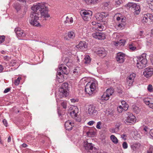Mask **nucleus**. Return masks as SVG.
I'll use <instances>...</instances> for the list:
<instances>
[{"label":"nucleus","mask_w":153,"mask_h":153,"mask_svg":"<svg viewBox=\"0 0 153 153\" xmlns=\"http://www.w3.org/2000/svg\"><path fill=\"white\" fill-rule=\"evenodd\" d=\"M113 37L115 39H118L119 38V36L118 35V34L117 33H114L113 35Z\"/></svg>","instance_id":"51"},{"label":"nucleus","mask_w":153,"mask_h":153,"mask_svg":"<svg viewBox=\"0 0 153 153\" xmlns=\"http://www.w3.org/2000/svg\"><path fill=\"white\" fill-rule=\"evenodd\" d=\"M150 59L151 62L152 63V65H153V55H151L150 56Z\"/></svg>","instance_id":"62"},{"label":"nucleus","mask_w":153,"mask_h":153,"mask_svg":"<svg viewBox=\"0 0 153 153\" xmlns=\"http://www.w3.org/2000/svg\"><path fill=\"white\" fill-rule=\"evenodd\" d=\"M15 31L18 37L22 38L25 36V33L24 31L19 28H16Z\"/></svg>","instance_id":"18"},{"label":"nucleus","mask_w":153,"mask_h":153,"mask_svg":"<svg viewBox=\"0 0 153 153\" xmlns=\"http://www.w3.org/2000/svg\"><path fill=\"white\" fill-rule=\"evenodd\" d=\"M73 22V19L72 17H70L69 18L68 16H67L66 17V20L65 21V23H72Z\"/></svg>","instance_id":"37"},{"label":"nucleus","mask_w":153,"mask_h":153,"mask_svg":"<svg viewBox=\"0 0 153 153\" xmlns=\"http://www.w3.org/2000/svg\"><path fill=\"white\" fill-rule=\"evenodd\" d=\"M67 102L66 101H63L61 102V105L64 109H66L67 107Z\"/></svg>","instance_id":"44"},{"label":"nucleus","mask_w":153,"mask_h":153,"mask_svg":"<svg viewBox=\"0 0 153 153\" xmlns=\"http://www.w3.org/2000/svg\"><path fill=\"white\" fill-rule=\"evenodd\" d=\"M97 111L95 109V107L93 105H90L88 107V113L91 115H93L96 114Z\"/></svg>","instance_id":"20"},{"label":"nucleus","mask_w":153,"mask_h":153,"mask_svg":"<svg viewBox=\"0 0 153 153\" xmlns=\"http://www.w3.org/2000/svg\"><path fill=\"white\" fill-rule=\"evenodd\" d=\"M96 53L100 56L102 57H105L106 55V52L103 48H100L95 51Z\"/></svg>","instance_id":"19"},{"label":"nucleus","mask_w":153,"mask_h":153,"mask_svg":"<svg viewBox=\"0 0 153 153\" xmlns=\"http://www.w3.org/2000/svg\"><path fill=\"white\" fill-rule=\"evenodd\" d=\"M153 74V68L148 67L145 68L143 72V75L147 78H149Z\"/></svg>","instance_id":"7"},{"label":"nucleus","mask_w":153,"mask_h":153,"mask_svg":"<svg viewBox=\"0 0 153 153\" xmlns=\"http://www.w3.org/2000/svg\"><path fill=\"white\" fill-rule=\"evenodd\" d=\"M108 15V13L102 12L101 13H97L96 14L95 17L96 19L100 22L104 21L106 17Z\"/></svg>","instance_id":"11"},{"label":"nucleus","mask_w":153,"mask_h":153,"mask_svg":"<svg viewBox=\"0 0 153 153\" xmlns=\"http://www.w3.org/2000/svg\"><path fill=\"white\" fill-rule=\"evenodd\" d=\"M87 84H89L92 90H96L97 86V82L96 80H92L88 82Z\"/></svg>","instance_id":"21"},{"label":"nucleus","mask_w":153,"mask_h":153,"mask_svg":"<svg viewBox=\"0 0 153 153\" xmlns=\"http://www.w3.org/2000/svg\"><path fill=\"white\" fill-rule=\"evenodd\" d=\"M126 42L125 40H120L119 41L115 42L113 41L112 42L113 44L116 46H123L124 45Z\"/></svg>","instance_id":"27"},{"label":"nucleus","mask_w":153,"mask_h":153,"mask_svg":"<svg viewBox=\"0 0 153 153\" xmlns=\"http://www.w3.org/2000/svg\"><path fill=\"white\" fill-rule=\"evenodd\" d=\"M125 25V23L124 22H121L118 25V26L120 29H122L124 27Z\"/></svg>","instance_id":"45"},{"label":"nucleus","mask_w":153,"mask_h":153,"mask_svg":"<svg viewBox=\"0 0 153 153\" xmlns=\"http://www.w3.org/2000/svg\"><path fill=\"white\" fill-rule=\"evenodd\" d=\"M121 103L122 105V106L123 107L125 106H126V105H128L125 102V101L124 100L122 101H121Z\"/></svg>","instance_id":"54"},{"label":"nucleus","mask_w":153,"mask_h":153,"mask_svg":"<svg viewBox=\"0 0 153 153\" xmlns=\"http://www.w3.org/2000/svg\"><path fill=\"white\" fill-rule=\"evenodd\" d=\"M88 4H95L100 2L101 0H84Z\"/></svg>","instance_id":"31"},{"label":"nucleus","mask_w":153,"mask_h":153,"mask_svg":"<svg viewBox=\"0 0 153 153\" xmlns=\"http://www.w3.org/2000/svg\"><path fill=\"white\" fill-rule=\"evenodd\" d=\"M95 123V122L94 121L92 120L89 121L87 124L89 126H92Z\"/></svg>","instance_id":"55"},{"label":"nucleus","mask_w":153,"mask_h":153,"mask_svg":"<svg viewBox=\"0 0 153 153\" xmlns=\"http://www.w3.org/2000/svg\"><path fill=\"white\" fill-rule=\"evenodd\" d=\"M153 21V16L150 13L144 14L143 16L142 22L144 24L149 23Z\"/></svg>","instance_id":"8"},{"label":"nucleus","mask_w":153,"mask_h":153,"mask_svg":"<svg viewBox=\"0 0 153 153\" xmlns=\"http://www.w3.org/2000/svg\"><path fill=\"white\" fill-rule=\"evenodd\" d=\"M134 137L136 138V139H138L139 138H140L141 137L140 135L137 132H134Z\"/></svg>","instance_id":"47"},{"label":"nucleus","mask_w":153,"mask_h":153,"mask_svg":"<svg viewBox=\"0 0 153 153\" xmlns=\"http://www.w3.org/2000/svg\"><path fill=\"white\" fill-rule=\"evenodd\" d=\"M16 62L15 60H13L10 62V65L12 66H14L16 63Z\"/></svg>","instance_id":"52"},{"label":"nucleus","mask_w":153,"mask_h":153,"mask_svg":"<svg viewBox=\"0 0 153 153\" xmlns=\"http://www.w3.org/2000/svg\"><path fill=\"white\" fill-rule=\"evenodd\" d=\"M133 82V81L126 79V88H129V87L132 85Z\"/></svg>","instance_id":"34"},{"label":"nucleus","mask_w":153,"mask_h":153,"mask_svg":"<svg viewBox=\"0 0 153 153\" xmlns=\"http://www.w3.org/2000/svg\"><path fill=\"white\" fill-rule=\"evenodd\" d=\"M4 69V68L3 66L0 64V73H2L3 72Z\"/></svg>","instance_id":"57"},{"label":"nucleus","mask_w":153,"mask_h":153,"mask_svg":"<svg viewBox=\"0 0 153 153\" xmlns=\"http://www.w3.org/2000/svg\"><path fill=\"white\" fill-rule=\"evenodd\" d=\"M5 38V36L4 35L0 36V44L4 41Z\"/></svg>","instance_id":"48"},{"label":"nucleus","mask_w":153,"mask_h":153,"mask_svg":"<svg viewBox=\"0 0 153 153\" xmlns=\"http://www.w3.org/2000/svg\"><path fill=\"white\" fill-rule=\"evenodd\" d=\"M122 146L123 148L124 149H127L128 147L127 143L126 142H123L122 144Z\"/></svg>","instance_id":"50"},{"label":"nucleus","mask_w":153,"mask_h":153,"mask_svg":"<svg viewBox=\"0 0 153 153\" xmlns=\"http://www.w3.org/2000/svg\"><path fill=\"white\" fill-rule=\"evenodd\" d=\"M128 48L130 51H134L140 49L141 47L137 45L136 42H133L128 45Z\"/></svg>","instance_id":"14"},{"label":"nucleus","mask_w":153,"mask_h":153,"mask_svg":"<svg viewBox=\"0 0 153 153\" xmlns=\"http://www.w3.org/2000/svg\"><path fill=\"white\" fill-rule=\"evenodd\" d=\"M102 124V123L101 121H99L97 123L96 125V128L97 129H100L101 128V126Z\"/></svg>","instance_id":"46"},{"label":"nucleus","mask_w":153,"mask_h":153,"mask_svg":"<svg viewBox=\"0 0 153 153\" xmlns=\"http://www.w3.org/2000/svg\"><path fill=\"white\" fill-rule=\"evenodd\" d=\"M76 47L80 49H86L87 48L86 43L85 42L80 41L78 45H76Z\"/></svg>","instance_id":"23"},{"label":"nucleus","mask_w":153,"mask_h":153,"mask_svg":"<svg viewBox=\"0 0 153 153\" xmlns=\"http://www.w3.org/2000/svg\"><path fill=\"white\" fill-rule=\"evenodd\" d=\"M59 71H62V73L65 74H67L68 72L67 70V68L64 64H61L59 66Z\"/></svg>","instance_id":"26"},{"label":"nucleus","mask_w":153,"mask_h":153,"mask_svg":"<svg viewBox=\"0 0 153 153\" xmlns=\"http://www.w3.org/2000/svg\"><path fill=\"white\" fill-rule=\"evenodd\" d=\"M4 59L7 61H8L11 59L10 57H9L7 56H5L4 57Z\"/></svg>","instance_id":"53"},{"label":"nucleus","mask_w":153,"mask_h":153,"mask_svg":"<svg viewBox=\"0 0 153 153\" xmlns=\"http://www.w3.org/2000/svg\"><path fill=\"white\" fill-rule=\"evenodd\" d=\"M133 8L135 10V13L138 14L140 12V7L139 5L135 4V6Z\"/></svg>","instance_id":"36"},{"label":"nucleus","mask_w":153,"mask_h":153,"mask_svg":"<svg viewBox=\"0 0 153 153\" xmlns=\"http://www.w3.org/2000/svg\"><path fill=\"white\" fill-rule=\"evenodd\" d=\"M146 56V54L143 53L137 58V66L138 68L142 69L146 67L147 63Z\"/></svg>","instance_id":"2"},{"label":"nucleus","mask_w":153,"mask_h":153,"mask_svg":"<svg viewBox=\"0 0 153 153\" xmlns=\"http://www.w3.org/2000/svg\"><path fill=\"white\" fill-rule=\"evenodd\" d=\"M14 7L17 11H19L20 9L21 6L18 3H16L14 4Z\"/></svg>","instance_id":"43"},{"label":"nucleus","mask_w":153,"mask_h":153,"mask_svg":"<svg viewBox=\"0 0 153 153\" xmlns=\"http://www.w3.org/2000/svg\"><path fill=\"white\" fill-rule=\"evenodd\" d=\"M74 126V123L71 122L70 121L68 120L65 122V127L66 130L68 131L71 130Z\"/></svg>","instance_id":"22"},{"label":"nucleus","mask_w":153,"mask_h":153,"mask_svg":"<svg viewBox=\"0 0 153 153\" xmlns=\"http://www.w3.org/2000/svg\"><path fill=\"white\" fill-rule=\"evenodd\" d=\"M147 3L151 5H153V0H147Z\"/></svg>","instance_id":"56"},{"label":"nucleus","mask_w":153,"mask_h":153,"mask_svg":"<svg viewBox=\"0 0 153 153\" xmlns=\"http://www.w3.org/2000/svg\"><path fill=\"white\" fill-rule=\"evenodd\" d=\"M3 123L5 126H7V120L5 119H4L3 121Z\"/></svg>","instance_id":"58"},{"label":"nucleus","mask_w":153,"mask_h":153,"mask_svg":"<svg viewBox=\"0 0 153 153\" xmlns=\"http://www.w3.org/2000/svg\"><path fill=\"white\" fill-rule=\"evenodd\" d=\"M135 4L133 3L129 2L126 4V6L129 8H133L135 6Z\"/></svg>","instance_id":"42"},{"label":"nucleus","mask_w":153,"mask_h":153,"mask_svg":"<svg viewBox=\"0 0 153 153\" xmlns=\"http://www.w3.org/2000/svg\"><path fill=\"white\" fill-rule=\"evenodd\" d=\"M10 90V88H8L5 89L4 91V93H7Z\"/></svg>","instance_id":"61"},{"label":"nucleus","mask_w":153,"mask_h":153,"mask_svg":"<svg viewBox=\"0 0 153 153\" xmlns=\"http://www.w3.org/2000/svg\"><path fill=\"white\" fill-rule=\"evenodd\" d=\"M91 23L93 26L92 29L93 31L97 32L103 30L104 27L101 24L95 22H92Z\"/></svg>","instance_id":"10"},{"label":"nucleus","mask_w":153,"mask_h":153,"mask_svg":"<svg viewBox=\"0 0 153 153\" xmlns=\"http://www.w3.org/2000/svg\"><path fill=\"white\" fill-rule=\"evenodd\" d=\"M22 78L21 77H19L17 79L14 80V83L16 85H18L20 83V80Z\"/></svg>","instance_id":"39"},{"label":"nucleus","mask_w":153,"mask_h":153,"mask_svg":"<svg viewBox=\"0 0 153 153\" xmlns=\"http://www.w3.org/2000/svg\"><path fill=\"white\" fill-rule=\"evenodd\" d=\"M136 76V74L134 73H132L127 78V79L129 80H131L134 82V79Z\"/></svg>","instance_id":"35"},{"label":"nucleus","mask_w":153,"mask_h":153,"mask_svg":"<svg viewBox=\"0 0 153 153\" xmlns=\"http://www.w3.org/2000/svg\"><path fill=\"white\" fill-rule=\"evenodd\" d=\"M126 55L122 52H119L117 54L116 60L119 63H123L124 61Z\"/></svg>","instance_id":"15"},{"label":"nucleus","mask_w":153,"mask_h":153,"mask_svg":"<svg viewBox=\"0 0 153 153\" xmlns=\"http://www.w3.org/2000/svg\"><path fill=\"white\" fill-rule=\"evenodd\" d=\"M84 145L85 149L86 150H88L93 149V146L91 143H88L87 142H84Z\"/></svg>","instance_id":"28"},{"label":"nucleus","mask_w":153,"mask_h":153,"mask_svg":"<svg viewBox=\"0 0 153 153\" xmlns=\"http://www.w3.org/2000/svg\"><path fill=\"white\" fill-rule=\"evenodd\" d=\"M128 117L125 121V123H135L136 121V117L131 113L128 112L127 114Z\"/></svg>","instance_id":"9"},{"label":"nucleus","mask_w":153,"mask_h":153,"mask_svg":"<svg viewBox=\"0 0 153 153\" xmlns=\"http://www.w3.org/2000/svg\"><path fill=\"white\" fill-rule=\"evenodd\" d=\"M57 79L59 83H61L64 81V78L61 72H58L57 75Z\"/></svg>","instance_id":"29"},{"label":"nucleus","mask_w":153,"mask_h":153,"mask_svg":"<svg viewBox=\"0 0 153 153\" xmlns=\"http://www.w3.org/2000/svg\"><path fill=\"white\" fill-rule=\"evenodd\" d=\"M109 131L110 132L112 133H114L115 132V130L114 128H110L109 129Z\"/></svg>","instance_id":"59"},{"label":"nucleus","mask_w":153,"mask_h":153,"mask_svg":"<svg viewBox=\"0 0 153 153\" xmlns=\"http://www.w3.org/2000/svg\"><path fill=\"white\" fill-rule=\"evenodd\" d=\"M128 105H126L124 107L122 105H119L117 108L118 112L119 113H122L123 111H126L128 109Z\"/></svg>","instance_id":"30"},{"label":"nucleus","mask_w":153,"mask_h":153,"mask_svg":"<svg viewBox=\"0 0 153 153\" xmlns=\"http://www.w3.org/2000/svg\"><path fill=\"white\" fill-rule=\"evenodd\" d=\"M114 90L113 88H108L107 89L106 91L105 92L102 96L101 98V100L102 101H107L109 98L110 96L112 95L114 93Z\"/></svg>","instance_id":"6"},{"label":"nucleus","mask_w":153,"mask_h":153,"mask_svg":"<svg viewBox=\"0 0 153 153\" xmlns=\"http://www.w3.org/2000/svg\"><path fill=\"white\" fill-rule=\"evenodd\" d=\"M88 77H85L82 78L80 80V82L83 83V84H85L88 81Z\"/></svg>","instance_id":"41"},{"label":"nucleus","mask_w":153,"mask_h":153,"mask_svg":"<svg viewBox=\"0 0 153 153\" xmlns=\"http://www.w3.org/2000/svg\"><path fill=\"white\" fill-rule=\"evenodd\" d=\"M30 23L33 26L39 27L40 25L39 22V16L38 14L36 12H32L30 15Z\"/></svg>","instance_id":"4"},{"label":"nucleus","mask_w":153,"mask_h":153,"mask_svg":"<svg viewBox=\"0 0 153 153\" xmlns=\"http://www.w3.org/2000/svg\"><path fill=\"white\" fill-rule=\"evenodd\" d=\"M126 135L124 134L122 135L121 136V137L122 138L124 139V140H125L126 139Z\"/></svg>","instance_id":"63"},{"label":"nucleus","mask_w":153,"mask_h":153,"mask_svg":"<svg viewBox=\"0 0 153 153\" xmlns=\"http://www.w3.org/2000/svg\"><path fill=\"white\" fill-rule=\"evenodd\" d=\"M83 61L85 64H88L91 62V59L90 56L87 55L85 56Z\"/></svg>","instance_id":"32"},{"label":"nucleus","mask_w":153,"mask_h":153,"mask_svg":"<svg viewBox=\"0 0 153 153\" xmlns=\"http://www.w3.org/2000/svg\"><path fill=\"white\" fill-rule=\"evenodd\" d=\"M114 111H112V110H110V113H107V114L108 115H113V114H114Z\"/></svg>","instance_id":"60"},{"label":"nucleus","mask_w":153,"mask_h":153,"mask_svg":"<svg viewBox=\"0 0 153 153\" xmlns=\"http://www.w3.org/2000/svg\"><path fill=\"white\" fill-rule=\"evenodd\" d=\"M110 138L111 141L114 144L118 143V140L117 138L114 135H111L110 136Z\"/></svg>","instance_id":"33"},{"label":"nucleus","mask_w":153,"mask_h":153,"mask_svg":"<svg viewBox=\"0 0 153 153\" xmlns=\"http://www.w3.org/2000/svg\"><path fill=\"white\" fill-rule=\"evenodd\" d=\"M153 152V147L152 146H150L149 149L147 151V153H152Z\"/></svg>","instance_id":"49"},{"label":"nucleus","mask_w":153,"mask_h":153,"mask_svg":"<svg viewBox=\"0 0 153 153\" xmlns=\"http://www.w3.org/2000/svg\"><path fill=\"white\" fill-rule=\"evenodd\" d=\"M32 10L36 12H39L40 13L41 17L46 20L50 17L48 14V8L44 3H38L34 4L31 7Z\"/></svg>","instance_id":"1"},{"label":"nucleus","mask_w":153,"mask_h":153,"mask_svg":"<svg viewBox=\"0 0 153 153\" xmlns=\"http://www.w3.org/2000/svg\"><path fill=\"white\" fill-rule=\"evenodd\" d=\"M92 36L99 40L104 39L105 38V34L103 33L96 32L92 34Z\"/></svg>","instance_id":"16"},{"label":"nucleus","mask_w":153,"mask_h":153,"mask_svg":"<svg viewBox=\"0 0 153 153\" xmlns=\"http://www.w3.org/2000/svg\"><path fill=\"white\" fill-rule=\"evenodd\" d=\"M143 101L146 105L153 109V98H145L143 99Z\"/></svg>","instance_id":"17"},{"label":"nucleus","mask_w":153,"mask_h":153,"mask_svg":"<svg viewBox=\"0 0 153 153\" xmlns=\"http://www.w3.org/2000/svg\"><path fill=\"white\" fill-rule=\"evenodd\" d=\"M78 111V108L74 106H71L70 108L69 112L71 116L74 118L75 119L77 116Z\"/></svg>","instance_id":"12"},{"label":"nucleus","mask_w":153,"mask_h":153,"mask_svg":"<svg viewBox=\"0 0 153 153\" xmlns=\"http://www.w3.org/2000/svg\"><path fill=\"white\" fill-rule=\"evenodd\" d=\"M132 152L134 153H138L141 151V144L139 143H136L131 145Z\"/></svg>","instance_id":"13"},{"label":"nucleus","mask_w":153,"mask_h":153,"mask_svg":"<svg viewBox=\"0 0 153 153\" xmlns=\"http://www.w3.org/2000/svg\"><path fill=\"white\" fill-rule=\"evenodd\" d=\"M133 111L136 114H138L140 111V108L135 105L132 106Z\"/></svg>","instance_id":"38"},{"label":"nucleus","mask_w":153,"mask_h":153,"mask_svg":"<svg viewBox=\"0 0 153 153\" xmlns=\"http://www.w3.org/2000/svg\"><path fill=\"white\" fill-rule=\"evenodd\" d=\"M68 83H64L60 87L58 92V96L60 98L66 97L68 95Z\"/></svg>","instance_id":"3"},{"label":"nucleus","mask_w":153,"mask_h":153,"mask_svg":"<svg viewBox=\"0 0 153 153\" xmlns=\"http://www.w3.org/2000/svg\"><path fill=\"white\" fill-rule=\"evenodd\" d=\"M89 84H86L85 87V92L87 94L90 95L92 94L94 91V90H92Z\"/></svg>","instance_id":"25"},{"label":"nucleus","mask_w":153,"mask_h":153,"mask_svg":"<svg viewBox=\"0 0 153 153\" xmlns=\"http://www.w3.org/2000/svg\"><path fill=\"white\" fill-rule=\"evenodd\" d=\"M80 13L83 19L86 21H89L92 15V12L90 10H81Z\"/></svg>","instance_id":"5"},{"label":"nucleus","mask_w":153,"mask_h":153,"mask_svg":"<svg viewBox=\"0 0 153 153\" xmlns=\"http://www.w3.org/2000/svg\"><path fill=\"white\" fill-rule=\"evenodd\" d=\"M143 130L147 132V131H149V129H148V128H147V127H145L144 128Z\"/></svg>","instance_id":"64"},{"label":"nucleus","mask_w":153,"mask_h":153,"mask_svg":"<svg viewBox=\"0 0 153 153\" xmlns=\"http://www.w3.org/2000/svg\"><path fill=\"white\" fill-rule=\"evenodd\" d=\"M68 37L65 36L64 38L66 40H69L70 39H73L75 37V34L74 32L70 31L68 32L67 34Z\"/></svg>","instance_id":"24"},{"label":"nucleus","mask_w":153,"mask_h":153,"mask_svg":"<svg viewBox=\"0 0 153 153\" xmlns=\"http://www.w3.org/2000/svg\"><path fill=\"white\" fill-rule=\"evenodd\" d=\"M147 91L151 93L153 92V87L151 84H149L147 87Z\"/></svg>","instance_id":"40"}]
</instances>
